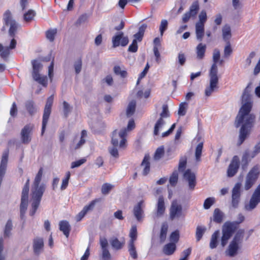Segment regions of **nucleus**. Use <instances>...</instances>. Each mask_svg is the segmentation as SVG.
Segmentation results:
<instances>
[{
    "mask_svg": "<svg viewBox=\"0 0 260 260\" xmlns=\"http://www.w3.org/2000/svg\"><path fill=\"white\" fill-rule=\"evenodd\" d=\"M53 95H50L49 97L47 98L45 106L42 119V126L41 131L42 135H43L45 132L46 127L51 112V108L53 103Z\"/></svg>",
    "mask_w": 260,
    "mask_h": 260,
    "instance_id": "nucleus-8",
    "label": "nucleus"
},
{
    "mask_svg": "<svg viewBox=\"0 0 260 260\" xmlns=\"http://www.w3.org/2000/svg\"><path fill=\"white\" fill-rule=\"evenodd\" d=\"M252 107V103L248 101L240 108L236 116L235 125L238 128H241L239 131L238 145L240 146L250 135L251 130L253 127L255 116L250 113Z\"/></svg>",
    "mask_w": 260,
    "mask_h": 260,
    "instance_id": "nucleus-1",
    "label": "nucleus"
},
{
    "mask_svg": "<svg viewBox=\"0 0 260 260\" xmlns=\"http://www.w3.org/2000/svg\"><path fill=\"white\" fill-rule=\"evenodd\" d=\"M168 226L167 224H163L161 225L160 235H159L160 241L161 242H164L166 238L167 234V232H168Z\"/></svg>",
    "mask_w": 260,
    "mask_h": 260,
    "instance_id": "nucleus-43",
    "label": "nucleus"
},
{
    "mask_svg": "<svg viewBox=\"0 0 260 260\" xmlns=\"http://www.w3.org/2000/svg\"><path fill=\"white\" fill-rule=\"evenodd\" d=\"M226 45L224 49V56L228 57L231 55L233 52L230 42L226 43Z\"/></svg>",
    "mask_w": 260,
    "mask_h": 260,
    "instance_id": "nucleus-56",
    "label": "nucleus"
},
{
    "mask_svg": "<svg viewBox=\"0 0 260 260\" xmlns=\"http://www.w3.org/2000/svg\"><path fill=\"white\" fill-rule=\"evenodd\" d=\"M3 20L5 23V24L7 26H8L13 21H14L12 19V15L11 13L9 10H7L4 14Z\"/></svg>",
    "mask_w": 260,
    "mask_h": 260,
    "instance_id": "nucleus-45",
    "label": "nucleus"
},
{
    "mask_svg": "<svg viewBox=\"0 0 260 260\" xmlns=\"http://www.w3.org/2000/svg\"><path fill=\"white\" fill-rule=\"evenodd\" d=\"M214 201L215 200L213 198H208L206 199L204 203V208L205 209H209L211 207V206L214 204Z\"/></svg>",
    "mask_w": 260,
    "mask_h": 260,
    "instance_id": "nucleus-59",
    "label": "nucleus"
},
{
    "mask_svg": "<svg viewBox=\"0 0 260 260\" xmlns=\"http://www.w3.org/2000/svg\"><path fill=\"white\" fill-rule=\"evenodd\" d=\"M182 212V208L181 205L178 204L176 200H174L170 209V218L173 220L175 218L179 217Z\"/></svg>",
    "mask_w": 260,
    "mask_h": 260,
    "instance_id": "nucleus-18",
    "label": "nucleus"
},
{
    "mask_svg": "<svg viewBox=\"0 0 260 260\" xmlns=\"http://www.w3.org/2000/svg\"><path fill=\"white\" fill-rule=\"evenodd\" d=\"M44 247V241L42 238L37 237L33 241L34 252L36 254H39Z\"/></svg>",
    "mask_w": 260,
    "mask_h": 260,
    "instance_id": "nucleus-21",
    "label": "nucleus"
},
{
    "mask_svg": "<svg viewBox=\"0 0 260 260\" xmlns=\"http://www.w3.org/2000/svg\"><path fill=\"white\" fill-rule=\"evenodd\" d=\"M165 153L164 148L163 146L158 147L155 151L154 158L156 160H158L164 155Z\"/></svg>",
    "mask_w": 260,
    "mask_h": 260,
    "instance_id": "nucleus-54",
    "label": "nucleus"
},
{
    "mask_svg": "<svg viewBox=\"0 0 260 260\" xmlns=\"http://www.w3.org/2000/svg\"><path fill=\"white\" fill-rule=\"evenodd\" d=\"M72 108L68 103L66 101L63 102V110L64 116L66 118L68 117L69 113L71 112Z\"/></svg>",
    "mask_w": 260,
    "mask_h": 260,
    "instance_id": "nucleus-55",
    "label": "nucleus"
},
{
    "mask_svg": "<svg viewBox=\"0 0 260 260\" xmlns=\"http://www.w3.org/2000/svg\"><path fill=\"white\" fill-rule=\"evenodd\" d=\"M86 161V159L85 158H82L80 159H79L78 160H76L75 161H73L71 164V168L73 169L75 168L78 167L85 163Z\"/></svg>",
    "mask_w": 260,
    "mask_h": 260,
    "instance_id": "nucleus-63",
    "label": "nucleus"
},
{
    "mask_svg": "<svg viewBox=\"0 0 260 260\" xmlns=\"http://www.w3.org/2000/svg\"><path fill=\"white\" fill-rule=\"evenodd\" d=\"M178 180V173L177 170L173 172L169 179L170 184L172 186H175Z\"/></svg>",
    "mask_w": 260,
    "mask_h": 260,
    "instance_id": "nucleus-42",
    "label": "nucleus"
},
{
    "mask_svg": "<svg viewBox=\"0 0 260 260\" xmlns=\"http://www.w3.org/2000/svg\"><path fill=\"white\" fill-rule=\"evenodd\" d=\"M146 25L143 24L139 28L138 32L134 35V39L136 42H141L143 38L145 29L146 28Z\"/></svg>",
    "mask_w": 260,
    "mask_h": 260,
    "instance_id": "nucleus-31",
    "label": "nucleus"
},
{
    "mask_svg": "<svg viewBox=\"0 0 260 260\" xmlns=\"http://www.w3.org/2000/svg\"><path fill=\"white\" fill-rule=\"evenodd\" d=\"M100 201V199H95L90 202V203L84 207L83 209L87 213L89 211L93 209L95 204Z\"/></svg>",
    "mask_w": 260,
    "mask_h": 260,
    "instance_id": "nucleus-51",
    "label": "nucleus"
},
{
    "mask_svg": "<svg viewBox=\"0 0 260 260\" xmlns=\"http://www.w3.org/2000/svg\"><path fill=\"white\" fill-rule=\"evenodd\" d=\"M244 219V216L242 213H240L238 216V221H226L223 224L221 238V245L222 247H224L227 244L229 240L238 229L239 224L243 222Z\"/></svg>",
    "mask_w": 260,
    "mask_h": 260,
    "instance_id": "nucleus-4",
    "label": "nucleus"
},
{
    "mask_svg": "<svg viewBox=\"0 0 260 260\" xmlns=\"http://www.w3.org/2000/svg\"><path fill=\"white\" fill-rule=\"evenodd\" d=\"M244 234V230L240 229L236 233L232 241H235V242H236L237 243L239 244V243L242 241Z\"/></svg>",
    "mask_w": 260,
    "mask_h": 260,
    "instance_id": "nucleus-48",
    "label": "nucleus"
},
{
    "mask_svg": "<svg viewBox=\"0 0 260 260\" xmlns=\"http://www.w3.org/2000/svg\"><path fill=\"white\" fill-rule=\"evenodd\" d=\"M204 26L196 24V34L197 38L200 41H201L203 38L205 33Z\"/></svg>",
    "mask_w": 260,
    "mask_h": 260,
    "instance_id": "nucleus-32",
    "label": "nucleus"
},
{
    "mask_svg": "<svg viewBox=\"0 0 260 260\" xmlns=\"http://www.w3.org/2000/svg\"><path fill=\"white\" fill-rule=\"evenodd\" d=\"M141 166H144L143 171V174L144 176L147 175L150 171V162L149 161V158L145 156L141 163Z\"/></svg>",
    "mask_w": 260,
    "mask_h": 260,
    "instance_id": "nucleus-35",
    "label": "nucleus"
},
{
    "mask_svg": "<svg viewBox=\"0 0 260 260\" xmlns=\"http://www.w3.org/2000/svg\"><path fill=\"white\" fill-rule=\"evenodd\" d=\"M223 218V214L218 208H216L213 213V221L217 223H221Z\"/></svg>",
    "mask_w": 260,
    "mask_h": 260,
    "instance_id": "nucleus-33",
    "label": "nucleus"
},
{
    "mask_svg": "<svg viewBox=\"0 0 260 260\" xmlns=\"http://www.w3.org/2000/svg\"><path fill=\"white\" fill-rule=\"evenodd\" d=\"M110 243L113 248L116 250H119L123 247L125 240L123 239L122 241H119L117 238H114L111 240Z\"/></svg>",
    "mask_w": 260,
    "mask_h": 260,
    "instance_id": "nucleus-30",
    "label": "nucleus"
},
{
    "mask_svg": "<svg viewBox=\"0 0 260 260\" xmlns=\"http://www.w3.org/2000/svg\"><path fill=\"white\" fill-rule=\"evenodd\" d=\"M31 63L32 66V76L34 80L43 86L47 87L48 84L47 76H42L39 73L40 70L42 68V65L37 60H32Z\"/></svg>",
    "mask_w": 260,
    "mask_h": 260,
    "instance_id": "nucleus-7",
    "label": "nucleus"
},
{
    "mask_svg": "<svg viewBox=\"0 0 260 260\" xmlns=\"http://www.w3.org/2000/svg\"><path fill=\"white\" fill-rule=\"evenodd\" d=\"M43 173V169L40 168L31 186L30 193L31 209L29 211V215L31 216L35 214L45 190V185L44 184H40L42 178Z\"/></svg>",
    "mask_w": 260,
    "mask_h": 260,
    "instance_id": "nucleus-2",
    "label": "nucleus"
},
{
    "mask_svg": "<svg viewBox=\"0 0 260 260\" xmlns=\"http://www.w3.org/2000/svg\"><path fill=\"white\" fill-rule=\"evenodd\" d=\"M128 252L131 256L133 259H135L138 258V254L136 251L135 243H133V242H129L128 243Z\"/></svg>",
    "mask_w": 260,
    "mask_h": 260,
    "instance_id": "nucleus-38",
    "label": "nucleus"
},
{
    "mask_svg": "<svg viewBox=\"0 0 260 260\" xmlns=\"http://www.w3.org/2000/svg\"><path fill=\"white\" fill-rule=\"evenodd\" d=\"M176 249V244L174 243H169L166 244L163 248V252L167 255L173 254Z\"/></svg>",
    "mask_w": 260,
    "mask_h": 260,
    "instance_id": "nucleus-25",
    "label": "nucleus"
},
{
    "mask_svg": "<svg viewBox=\"0 0 260 260\" xmlns=\"http://www.w3.org/2000/svg\"><path fill=\"white\" fill-rule=\"evenodd\" d=\"M241 186L240 183H237L232 189L231 205L234 209L239 207L240 202Z\"/></svg>",
    "mask_w": 260,
    "mask_h": 260,
    "instance_id": "nucleus-14",
    "label": "nucleus"
},
{
    "mask_svg": "<svg viewBox=\"0 0 260 260\" xmlns=\"http://www.w3.org/2000/svg\"><path fill=\"white\" fill-rule=\"evenodd\" d=\"M259 174V168L255 166L251 168L247 175L244 185L245 190H249L256 182Z\"/></svg>",
    "mask_w": 260,
    "mask_h": 260,
    "instance_id": "nucleus-9",
    "label": "nucleus"
},
{
    "mask_svg": "<svg viewBox=\"0 0 260 260\" xmlns=\"http://www.w3.org/2000/svg\"><path fill=\"white\" fill-rule=\"evenodd\" d=\"M220 235L219 230L215 231L211 236L210 247L211 249L215 248L218 245V239Z\"/></svg>",
    "mask_w": 260,
    "mask_h": 260,
    "instance_id": "nucleus-28",
    "label": "nucleus"
},
{
    "mask_svg": "<svg viewBox=\"0 0 260 260\" xmlns=\"http://www.w3.org/2000/svg\"><path fill=\"white\" fill-rule=\"evenodd\" d=\"M136 106V103L135 101L133 100L129 102L126 109V114L128 116L132 115L135 113Z\"/></svg>",
    "mask_w": 260,
    "mask_h": 260,
    "instance_id": "nucleus-40",
    "label": "nucleus"
},
{
    "mask_svg": "<svg viewBox=\"0 0 260 260\" xmlns=\"http://www.w3.org/2000/svg\"><path fill=\"white\" fill-rule=\"evenodd\" d=\"M199 20L196 24L205 25L207 19L206 12L205 10H202L199 14Z\"/></svg>",
    "mask_w": 260,
    "mask_h": 260,
    "instance_id": "nucleus-46",
    "label": "nucleus"
},
{
    "mask_svg": "<svg viewBox=\"0 0 260 260\" xmlns=\"http://www.w3.org/2000/svg\"><path fill=\"white\" fill-rule=\"evenodd\" d=\"M87 136V132L85 130H82L81 133V137L79 141L76 143V137H75L71 144H70V149L71 151L76 150L81 147L86 142L85 137Z\"/></svg>",
    "mask_w": 260,
    "mask_h": 260,
    "instance_id": "nucleus-19",
    "label": "nucleus"
},
{
    "mask_svg": "<svg viewBox=\"0 0 260 260\" xmlns=\"http://www.w3.org/2000/svg\"><path fill=\"white\" fill-rule=\"evenodd\" d=\"M179 239V233L178 231H175L172 233L170 235V240L172 243H176L178 242Z\"/></svg>",
    "mask_w": 260,
    "mask_h": 260,
    "instance_id": "nucleus-60",
    "label": "nucleus"
},
{
    "mask_svg": "<svg viewBox=\"0 0 260 260\" xmlns=\"http://www.w3.org/2000/svg\"><path fill=\"white\" fill-rule=\"evenodd\" d=\"M222 38L226 42H230V39L232 37L231 29L229 25H225L222 29Z\"/></svg>",
    "mask_w": 260,
    "mask_h": 260,
    "instance_id": "nucleus-26",
    "label": "nucleus"
},
{
    "mask_svg": "<svg viewBox=\"0 0 260 260\" xmlns=\"http://www.w3.org/2000/svg\"><path fill=\"white\" fill-rule=\"evenodd\" d=\"M57 29L56 28L49 29L46 31V37L50 42H52L55 39Z\"/></svg>",
    "mask_w": 260,
    "mask_h": 260,
    "instance_id": "nucleus-39",
    "label": "nucleus"
},
{
    "mask_svg": "<svg viewBox=\"0 0 260 260\" xmlns=\"http://www.w3.org/2000/svg\"><path fill=\"white\" fill-rule=\"evenodd\" d=\"M238 244L235 241H232L225 252L226 255L231 257L235 256L239 249Z\"/></svg>",
    "mask_w": 260,
    "mask_h": 260,
    "instance_id": "nucleus-22",
    "label": "nucleus"
},
{
    "mask_svg": "<svg viewBox=\"0 0 260 260\" xmlns=\"http://www.w3.org/2000/svg\"><path fill=\"white\" fill-rule=\"evenodd\" d=\"M71 177V173L68 171L66 173V176L62 180V183L60 186V189L63 190L67 188L68 186L69 181Z\"/></svg>",
    "mask_w": 260,
    "mask_h": 260,
    "instance_id": "nucleus-44",
    "label": "nucleus"
},
{
    "mask_svg": "<svg viewBox=\"0 0 260 260\" xmlns=\"http://www.w3.org/2000/svg\"><path fill=\"white\" fill-rule=\"evenodd\" d=\"M34 126L32 124L25 125L21 129L20 136L21 141L23 144H28L31 140V134Z\"/></svg>",
    "mask_w": 260,
    "mask_h": 260,
    "instance_id": "nucleus-15",
    "label": "nucleus"
},
{
    "mask_svg": "<svg viewBox=\"0 0 260 260\" xmlns=\"http://www.w3.org/2000/svg\"><path fill=\"white\" fill-rule=\"evenodd\" d=\"M29 188V187L24 186L22 191L21 203L20 205V216L22 219L24 218L25 213L27 208Z\"/></svg>",
    "mask_w": 260,
    "mask_h": 260,
    "instance_id": "nucleus-11",
    "label": "nucleus"
},
{
    "mask_svg": "<svg viewBox=\"0 0 260 260\" xmlns=\"http://www.w3.org/2000/svg\"><path fill=\"white\" fill-rule=\"evenodd\" d=\"M138 49V46L137 42H136L135 40H133L132 44L128 47V51L134 53L137 51Z\"/></svg>",
    "mask_w": 260,
    "mask_h": 260,
    "instance_id": "nucleus-62",
    "label": "nucleus"
},
{
    "mask_svg": "<svg viewBox=\"0 0 260 260\" xmlns=\"http://www.w3.org/2000/svg\"><path fill=\"white\" fill-rule=\"evenodd\" d=\"M191 252V248L190 247L183 250L181 254L182 256L180 258L179 260H188Z\"/></svg>",
    "mask_w": 260,
    "mask_h": 260,
    "instance_id": "nucleus-57",
    "label": "nucleus"
},
{
    "mask_svg": "<svg viewBox=\"0 0 260 260\" xmlns=\"http://www.w3.org/2000/svg\"><path fill=\"white\" fill-rule=\"evenodd\" d=\"M59 230L63 232L66 237H68L71 231L70 225L66 220H62L59 222Z\"/></svg>",
    "mask_w": 260,
    "mask_h": 260,
    "instance_id": "nucleus-24",
    "label": "nucleus"
},
{
    "mask_svg": "<svg viewBox=\"0 0 260 260\" xmlns=\"http://www.w3.org/2000/svg\"><path fill=\"white\" fill-rule=\"evenodd\" d=\"M206 229L205 226H198L196 229V236L197 241H199L202 238Z\"/></svg>",
    "mask_w": 260,
    "mask_h": 260,
    "instance_id": "nucleus-41",
    "label": "nucleus"
},
{
    "mask_svg": "<svg viewBox=\"0 0 260 260\" xmlns=\"http://www.w3.org/2000/svg\"><path fill=\"white\" fill-rule=\"evenodd\" d=\"M200 9V5L198 1H194L190 6L189 11L186 12L182 17V22H187L191 17H195Z\"/></svg>",
    "mask_w": 260,
    "mask_h": 260,
    "instance_id": "nucleus-16",
    "label": "nucleus"
},
{
    "mask_svg": "<svg viewBox=\"0 0 260 260\" xmlns=\"http://www.w3.org/2000/svg\"><path fill=\"white\" fill-rule=\"evenodd\" d=\"M127 132L126 128L122 129L120 132H118L117 129L113 131L112 133L111 143L114 147H117L119 145V147L124 149L126 147Z\"/></svg>",
    "mask_w": 260,
    "mask_h": 260,
    "instance_id": "nucleus-6",
    "label": "nucleus"
},
{
    "mask_svg": "<svg viewBox=\"0 0 260 260\" xmlns=\"http://www.w3.org/2000/svg\"><path fill=\"white\" fill-rule=\"evenodd\" d=\"M114 73L116 75H119L122 78H125L127 75V73L125 70H121L119 66H115L113 68Z\"/></svg>",
    "mask_w": 260,
    "mask_h": 260,
    "instance_id": "nucleus-47",
    "label": "nucleus"
},
{
    "mask_svg": "<svg viewBox=\"0 0 260 260\" xmlns=\"http://www.w3.org/2000/svg\"><path fill=\"white\" fill-rule=\"evenodd\" d=\"M36 12L34 10H28L23 14V19L25 22H28L32 21L36 16Z\"/></svg>",
    "mask_w": 260,
    "mask_h": 260,
    "instance_id": "nucleus-36",
    "label": "nucleus"
},
{
    "mask_svg": "<svg viewBox=\"0 0 260 260\" xmlns=\"http://www.w3.org/2000/svg\"><path fill=\"white\" fill-rule=\"evenodd\" d=\"M129 237L131 238V240L129 242H133V243H135V241L136 240L137 238V230L136 226H133L132 227L130 230Z\"/></svg>",
    "mask_w": 260,
    "mask_h": 260,
    "instance_id": "nucleus-49",
    "label": "nucleus"
},
{
    "mask_svg": "<svg viewBox=\"0 0 260 260\" xmlns=\"http://www.w3.org/2000/svg\"><path fill=\"white\" fill-rule=\"evenodd\" d=\"M186 106H187V104L185 102L181 103L180 104L179 110H178V114L180 116H184L185 115Z\"/></svg>",
    "mask_w": 260,
    "mask_h": 260,
    "instance_id": "nucleus-61",
    "label": "nucleus"
},
{
    "mask_svg": "<svg viewBox=\"0 0 260 260\" xmlns=\"http://www.w3.org/2000/svg\"><path fill=\"white\" fill-rule=\"evenodd\" d=\"M187 165V157L184 156L180 158L178 170L180 172H183V178L188 182L189 188L190 190H193L196 186V176L194 172L190 169L185 170Z\"/></svg>",
    "mask_w": 260,
    "mask_h": 260,
    "instance_id": "nucleus-5",
    "label": "nucleus"
},
{
    "mask_svg": "<svg viewBox=\"0 0 260 260\" xmlns=\"http://www.w3.org/2000/svg\"><path fill=\"white\" fill-rule=\"evenodd\" d=\"M240 166V160L238 155H234L228 167L226 175L229 177H234L238 172Z\"/></svg>",
    "mask_w": 260,
    "mask_h": 260,
    "instance_id": "nucleus-10",
    "label": "nucleus"
},
{
    "mask_svg": "<svg viewBox=\"0 0 260 260\" xmlns=\"http://www.w3.org/2000/svg\"><path fill=\"white\" fill-rule=\"evenodd\" d=\"M143 201H140L137 205H136L133 210V213L138 221H140L143 217V211L142 209V205Z\"/></svg>",
    "mask_w": 260,
    "mask_h": 260,
    "instance_id": "nucleus-23",
    "label": "nucleus"
},
{
    "mask_svg": "<svg viewBox=\"0 0 260 260\" xmlns=\"http://www.w3.org/2000/svg\"><path fill=\"white\" fill-rule=\"evenodd\" d=\"M168 25V21L166 19H163L161 21L160 25L159 26V31L161 36H162L164 31L167 29Z\"/></svg>",
    "mask_w": 260,
    "mask_h": 260,
    "instance_id": "nucleus-58",
    "label": "nucleus"
},
{
    "mask_svg": "<svg viewBox=\"0 0 260 260\" xmlns=\"http://www.w3.org/2000/svg\"><path fill=\"white\" fill-rule=\"evenodd\" d=\"M166 210L165 201L162 196L159 197L156 205V214L157 216L160 217L164 215Z\"/></svg>",
    "mask_w": 260,
    "mask_h": 260,
    "instance_id": "nucleus-20",
    "label": "nucleus"
},
{
    "mask_svg": "<svg viewBox=\"0 0 260 260\" xmlns=\"http://www.w3.org/2000/svg\"><path fill=\"white\" fill-rule=\"evenodd\" d=\"M25 107L29 114L32 116L36 112L35 102L32 100L27 101L25 103Z\"/></svg>",
    "mask_w": 260,
    "mask_h": 260,
    "instance_id": "nucleus-27",
    "label": "nucleus"
},
{
    "mask_svg": "<svg viewBox=\"0 0 260 260\" xmlns=\"http://www.w3.org/2000/svg\"><path fill=\"white\" fill-rule=\"evenodd\" d=\"M170 116V113L168 110V107L167 105H164L162 106V110L160 113V117L156 121L154 127L153 134L155 136H157L159 134V130L164 124L165 121L163 120V118H167Z\"/></svg>",
    "mask_w": 260,
    "mask_h": 260,
    "instance_id": "nucleus-13",
    "label": "nucleus"
},
{
    "mask_svg": "<svg viewBox=\"0 0 260 260\" xmlns=\"http://www.w3.org/2000/svg\"><path fill=\"white\" fill-rule=\"evenodd\" d=\"M252 158H251V154L248 152H245L242 155V167L243 169L247 168L249 162L250 161Z\"/></svg>",
    "mask_w": 260,
    "mask_h": 260,
    "instance_id": "nucleus-34",
    "label": "nucleus"
},
{
    "mask_svg": "<svg viewBox=\"0 0 260 260\" xmlns=\"http://www.w3.org/2000/svg\"><path fill=\"white\" fill-rule=\"evenodd\" d=\"M260 203V183L256 187L250 199L249 204L246 205V210L251 211L254 209Z\"/></svg>",
    "mask_w": 260,
    "mask_h": 260,
    "instance_id": "nucleus-12",
    "label": "nucleus"
},
{
    "mask_svg": "<svg viewBox=\"0 0 260 260\" xmlns=\"http://www.w3.org/2000/svg\"><path fill=\"white\" fill-rule=\"evenodd\" d=\"M114 187V186L108 183H106L103 184L101 188L102 193L103 194H107L109 193L111 190Z\"/></svg>",
    "mask_w": 260,
    "mask_h": 260,
    "instance_id": "nucleus-52",
    "label": "nucleus"
},
{
    "mask_svg": "<svg viewBox=\"0 0 260 260\" xmlns=\"http://www.w3.org/2000/svg\"><path fill=\"white\" fill-rule=\"evenodd\" d=\"M9 25H10L9 30V35L11 37L14 38L17 31V24L15 21H13Z\"/></svg>",
    "mask_w": 260,
    "mask_h": 260,
    "instance_id": "nucleus-53",
    "label": "nucleus"
},
{
    "mask_svg": "<svg viewBox=\"0 0 260 260\" xmlns=\"http://www.w3.org/2000/svg\"><path fill=\"white\" fill-rule=\"evenodd\" d=\"M112 44L114 48L121 46H126L128 42V38L127 36H124L123 32L120 31L115 35L112 38Z\"/></svg>",
    "mask_w": 260,
    "mask_h": 260,
    "instance_id": "nucleus-17",
    "label": "nucleus"
},
{
    "mask_svg": "<svg viewBox=\"0 0 260 260\" xmlns=\"http://www.w3.org/2000/svg\"><path fill=\"white\" fill-rule=\"evenodd\" d=\"M220 56L219 50L215 49L213 55L214 63L212 65L209 73L210 84L209 86L206 87L205 91V94L207 96L211 95L213 92L218 88V69L216 63L218 61Z\"/></svg>",
    "mask_w": 260,
    "mask_h": 260,
    "instance_id": "nucleus-3",
    "label": "nucleus"
},
{
    "mask_svg": "<svg viewBox=\"0 0 260 260\" xmlns=\"http://www.w3.org/2000/svg\"><path fill=\"white\" fill-rule=\"evenodd\" d=\"M203 148V142L199 143L196 147L195 151V157L197 161H201V157Z\"/></svg>",
    "mask_w": 260,
    "mask_h": 260,
    "instance_id": "nucleus-37",
    "label": "nucleus"
},
{
    "mask_svg": "<svg viewBox=\"0 0 260 260\" xmlns=\"http://www.w3.org/2000/svg\"><path fill=\"white\" fill-rule=\"evenodd\" d=\"M206 50V46L202 43H200L198 45L196 48V52L197 58L199 59H202L205 56V53Z\"/></svg>",
    "mask_w": 260,
    "mask_h": 260,
    "instance_id": "nucleus-29",
    "label": "nucleus"
},
{
    "mask_svg": "<svg viewBox=\"0 0 260 260\" xmlns=\"http://www.w3.org/2000/svg\"><path fill=\"white\" fill-rule=\"evenodd\" d=\"M75 70L76 74H79L82 68V59L81 58H79L74 64Z\"/></svg>",
    "mask_w": 260,
    "mask_h": 260,
    "instance_id": "nucleus-64",
    "label": "nucleus"
},
{
    "mask_svg": "<svg viewBox=\"0 0 260 260\" xmlns=\"http://www.w3.org/2000/svg\"><path fill=\"white\" fill-rule=\"evenodd\" d=\"M12 229V223L11 220H8L4 230V237L5 238L9 237L11 231Z\"/></svg>",
    "mask_w": 260,
    "mask_h": 260,
    "instance_id": "nucleus-50",
    "label": "nucleus"
}]
</instances>
